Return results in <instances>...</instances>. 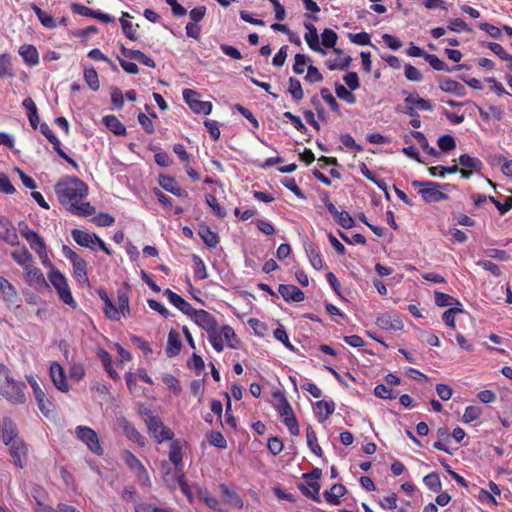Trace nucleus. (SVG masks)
<instances>
[{"mask_svg":"<svg viewBox=\"0 0 512 512\" xmlns=\"http://www.w3.org/2000/svg\"><path fill=\"white\" fill-rule=\"evenodd\" d=\"M59 201L66 209L79 216H90L95 213V208L89 202L80 201L87 195V185L77 177H67L55 186Z\"/></svg>","mask_w":512,"mask_h":512,"instance_id":"nucleus-1","label":"nucleus"},{"mask_svg":"<svg viewBox=\"0 0 512 512\" xmlns=\"http://www.w3.org/2000/svg\"><path fill=\"white\" fill-rule=\"evenodd\" d=\"M184 444L179 440L173 441L170 444L169 451V459L175 465V474L171 475L169 473V466L167 463L162 464L163 469V479L170 486L175 487L176 483L180 486L181 490L188 494V485L184 480V475L182 472V449Z\"/></svg>","mask_w":512,"mask_h":512,"instance_id":"nucleus-2","label":"nucleus"},{"mask_svg":"<svg viewBox=\"0 0 512 512\" xmlns=\"http://www.w3.org/2000/svg\"><path fill=\"white\" fill-rule=\"evenodd\" d=\"M24 382L16 381L7 366L0 363V395L15 404H23L26 401Z\"/></svg>","mask_w":512,"mask_h":512,"instance_id":"nucleus-3","label":"nucleus"},{"mask_svg":"<svg viewBox=\"0 0 512 512\" xmlns=\"http://www.w3.org/2000/svg\"><path fill=\"white\" fill-rule=\"evenodd\" d=\"M2 439L5 445L10 447V455L14 459V463L22 468V460L26 458L27 447L18 437L16 425L10 419L3 420Z\"/></svg>","mask_w":512,"mask_h":512,"instance_id":"nucleus-4","label":"nucleus"},{"mask_svg":"<svg viewBox=\"0 0 512 512\" xmlns=\"http://www.w3.org/2000/svg\"><path fill=\"white\" fill-rule=\"evenodd\" d=\"M411 184L415 188H419V194L427 203L439 202L448 199V195L440 190L448 185L442 186L437 182L419 180H414Z\"/></svg>","mask_w":512,"mask_h":512,"instance_id":"nucleus-5","label":"nucleus"},{"mask_svg":"<svg viewBox=\"0 0 512 512\" xmlns=\"http://www.w3.org/2000/svg\"><path fill=\"white\" fill-rule=\"evenodd\" d=\"M75 436L95 455L101 456L104 449L97 433L88 426L79 425L75 428Z\"/></svg>","mask_w":512,"mask_h":512,"instance_id":"nucleus-6","label":"nucleus"},{"mask_svg":"<svg viewBox=\"0 0 512 512\" xmlns=\"http://www.w3.org/2000/svg\"><path fill=\"white\" fill-rule=\"evenodd\" d=\"M49 280L57 290L61 300L67 305L75 306V301L72 297L67 281L58 270H53L50 272Z\"/></svg>","mask_w":512,"mask_h":512,"instance_id":"nucleus-7","label":"nucleus"},{"mask_svg":"<svg viewBox=\"0 0 512 512\" xmlns=\"http://www.w3.org/2000/svg\"><path fill=\"white\" fill-rule=\"evenodd\" d=\"M198 97L199 94L192 89H185L183 91V98L193 112L204 115L210 114L212 110L211 102L201 101Z\"/></svg>","mask_w":512,"mask_h":512,"instance_id":"nucleus-8","label":"nucleus"},{"mask_svg":"<svg viewBox=\"0 0 512 512\" xmlns=\"http://www.w3.org/2000/svg\"><path fill=\"white\" fill-rule=\"evenodd\" d=\"M149 432L158 441L171 440L173 432L164 426L163 422L156 416H149L146 420Z\"/></svg>","mask_w":512,"mask_h":512,"instance_id":"nucleus-9","label":"nucleus"},{"mask_svg":"<svg viewBox=\"0 0 512 512\" xmlns=\"http://www.w3.org/2000/svg\"><path fill=\"white\" fill-rule=\"evenodd\" d=\"M194 322L204 329L207 333L213 331L217 328V321L214 318L213 315H211L209 312L205 310H196L194 309L193 312L189 315Z\"/></svg>","mask_w":512,"mask_h":512,"instance_id":"nucleus-10","label":"nucleus"},{"mask_svg":"<svg viewBox=\"0 0 512 512\" xmlns=\"http://www.w3.org/2000/svg\"><path fill=\"white\" fill-rule=\"evenodd\" d=\"M50 377L54 386L61 392H68L69 385L66 379L64 369L57 362H54L50 366Z\"/></svg>","mask_w":512,"mask_h":512,"instance_id":"nucleus-11","label":"nucleus"},{"mask_svg":"<svg viewBox=\"0 0 512 512\" xmlns=\"http://www.w3.org/2000/svg\"><path fill=\"white\" fill-rule=\"evenodd\" d=\"M123 459L129 468L135 472L140 481L143 483L149 481L146 469L134 454L129 451H124Z\"/></svg>","mask_w":512,"mask_h":512,"instance_id":"nucleus-12","label":"nucleus"},{"mask_svg":"<svg viewBox=\"0 0 512 512\" xmlns=\"http://www.w3.org/2000/svg\"><path fill=\"white\" fill-rule=\"evenodd\" d=\"M21 233L41 258L47 256L44 240L36 232L28 229L27 225H25V228L21 229Z\"/></svg>","mask_w":512,"mask_h":512,"instance_id":"nucleus-13","label":"nucleus"},{"mask_svg":"<svg viewBox=\"0 0 512 512\" xmlns=\"http://www.w3.org/2000/svg\"><path fill=\"white\" fill-rule=\"evenodd\" d=\"M376 324L384 330L398 331L403 328V322L398 315L384 314L377 318Z\"/></svg>","mask_w":512,"mask_h":512,"instance_id":"nucleus-14","label":"nucleus"},{"mask_svg":"<svg viewBox=\"0 0 512 512\" xmlns=\"http://www.w3.org/2000/svg\"><path fill=\"white\" fill-rule=\"evenodd\" d=\"M0 238L12 246L18 244L15 228L2 216H0Z\"/></svg>","mask_w":512,"mask_h":512,"instance_id":"nucleus-15","label":"nucleus"},{"mask_svg":"<svg viewBox=\"0 0 512 512\" xmlns=\"http://www.w3.org/2000/svg\"><path fill=\"white\" fill-rule=\"evenodd\" d=\"M278 291L286 301L301 302L304 300V293L295 285H279Z\"/></svg>","mask_w":512,"mask_h":512,"instance_id":"nucleus-16","label":"nucleus"},{"mask_svg":"<svg viewBox=\"0 0 512 512\" xmlns=\"http://www.w3.org/2000/svg\"><path fill=\"white\" fill-rule=\"evenodd\" d=\"M119 426L123 429L124 434L137 444L144 446L145 438L131 425L125 418L118 420Z\"/></svg>","mask_w":512,"mask_h":512,"instance_id":"nucleus-17","label":"nucleus"},{"mask_svg":"<svg viewBox=\"0 0 512 512\" xmlns=\"http://www.w3.org/2000/svg\"><path fill=\"white\" fill-rule=\"evenodd\" d=\"M159 185L165 189L166 191L173 193L179 197H187L188 193L181 189L174 178L169 176H160L159 177Z\"/></svg>","mask_w":512,"mask_h":512,"instance_id":"nucleus-18","label":"nucleus"},{"mask_svg":"<svg viewBox=\"0 0 512 512\" xmlns=\"http://www.w3.org/2000/svg\"><path fill=\"white\" fill-rule=\"evenodd\" d=\"M165 294L167 295L169 301L182 313L189 316L193 312L194 308L178 294L174 293L170 289H167Z\"/></svg>","mask_w":512,"mask_h":512,"instance_id":"nucleus-19","label":"nucleus"},{"mask_svg":"<svg viewBox=\"0 0 512 512\" xmlns=\"http://www.w3.org/2000/svg\"><path fill=\"white\" fill-rule=\"evenodd\" d=\"M121 52H122V55L127 58H132V59L138 60L139 62H141L142 64H144L148 67H152V68L155 67L154 60L152 58L148 57L147 55H145L140 50H130L122 45Z\"/></svg>","mask_w":512,"mask_h":512,"instance_id":"nucleus-20","label":"nucleus"},{"mask_svg":"<svg viewBox=\"0 0 512 512\" xmlns=\"http://www.w3.org/2000/svg\"><path fill=\"white\" fill-rule=\"evenodd\" d=\"M182 347L180 336L175 330H171L168 334V342L166 348V354L168 357H174L179 354Z\"/></svg>","mask_w":512,"mask_h":512,"instance_id":"nucleus-21","label":"nucleus"},{"mask_svg":"<svg viewBox=\"0 0 512 512\" xmlns=\"http://www.w3.org/2000/svg\"><path fill=\"white\" fill-rule=\"evenodd\" d=\"M440 89L447 93H453L459 97H463L466 94L465 87L459 82L452 79H445L440 82Z\"/></svg>","mask_w":512,"mask_h":512,"instance_id":"nucleus-22","label":"nucleus"},{"mask_svg":"<svg viewBox=\"0 0 512 512\" xmlns=\"http://www.w3.org/2000/svg\"><path fill=\"white\" fill-rule=\"evenodd\" d=\"M346 493V488L342 484H334L330 490L324 492L325 500L332 504L338 505L340 503L339 498Z\"/></svg>","mask_w":512,"mask_h":512,"instance_id":"nucleus-23","label":"nucleus"},{"mask_svg":"<svg viewBox=\"0 0 512 512\" xmlns=\"http://www.w3.org/2000/svg\"><path fill=\"white\" fill-rule=\"evenodd\" d=\"M72 237L76 241L77 244L84 246V247H90L92 244L95 243L97 235L89 234L85 231L74 229L72 231Z\"/></svg>","mask_w":512,"mask_h":512,"instance_id":"nucleus-24","label":"nucleus"},{"mask_svg":"<svg viewBox=\"0 0 512 512\" xmlns=\"http://www.w3.org/2000/svg\"><path fill=\"white\" fill-rule=\"evenodd\" d=\"M273 397L277 400L275 407L282 418L289 416L290 413H294L286 397L280 391L275 392Z\"/></svg>","mask_w":512,"mask_h":512,"instance_id":"nucleus-25","label":"nucleus"},{"mask_svg":"<svg viewBox=\"0 0 512 512\" xmlns=\"http://www.w3.org/2000/svg\"><path fill=\"white\" fill-rule=\"evenodd\" d=\"M19 54L24 61L30 65H36L39 62L37 49L33 45H23L19 49Z\"/></svg>","mask_w":512,"mask_h":512,"instance_id":"nucleus-26","label":"nucleus"},{"mask_svg":"<svg viewBox=\"0 0 512 512\" xmlns=\"http://www.w3.org/2000/svg\"><path fill=\"white\" fill-rule=\"evenodd\" d=\"M106 127L116 135H125L126 128L114 115H108L103 118Z\"/></svg>","mask_w":512,"mask_h":512,"instance_id":"nucleus-27","label":"nucleus"},{"mask_svg":"<svg viewBox=\"0 0 512 512\" xmlns=\"http://www.w3.org/2000/svg\"><path fill=\"white\" fill-rule=\"evenodd\" d=\"M87 264L84 259L80 258L73 262L74 276L78 282L82 284H88L89 279L87 276Z\"/></svg>","mask_w":512,"mask_h":512,"instance_id":"nucleus-28","label":"nucleus"},{"mask_svg":"<svg viewBox=\"0 0 512 512\" xmlns=\"http://www.w3.org/2000/svg\"><path fill=\"white\" fill-rule=\"evenodd\" d=\"M203 242L209 247H215L218 244V236L207 225H201L198 231Z\"/></svg>","mask_w":512,"mask_h":512,"instance_id":"nucleus-29","label":"nucleus"},{"mask_svg":"<svg viewBox=\"0 0 512 512\" xmlns=\"http://www.w3.org/2000/svg\"><path fill=\"white\" fill-rule=\"evenodd\" d=\"M298 487L305 496L311 498L312 500H314L316 502H320V495H319L320 485H319V483L312 481V482H307V485L299 484Z\"/></svg>","mask_w":512,"mask_h":512,"instance_id":"nucleus-30","label":"nucleus"},{"mask_svg":"<svg viewBox=\"0 0 512 512\" xmlns=\"http://www.w3.org/2000/svg\"><path fill=\"white\" fill-rule=\"evenodd\" d=\"M405 105L412 104L415 108L420 110L431 111L433 109L429 100L420 98L418 95L410 94L404 99Z\"/></svg>","mask_w":512,"mask_h":512,"instance_id":"nucleus-31","label":"nucleus"},{"mask_svg":"<svg viewBox=\"0 0 512 512\" xmlns=\"http://www.w3.org/2000/svg\"><path fill=\"white\" fill-rule=\"evenodd\" d=\"M219 488L225 502L237 508L243 506L240 497L235 492L230 491L226 485L222 484Z\"/></svg>","mask_w":512,"mask_h":512,"instance_id":"nucleus-32","label":"nucleus"},{"mask_svg":"<svg viewBox=\"0 0 512 512\" xmlns=\"http://www.w3.org/2000/svg\"><path fill=\"white\" fill-rule=\"evenodd\" d=\"M351 61L350 56H338L335 60H328L326 65L330 70H345L350 66Z\"/></svg>","mask_w":512,"mask_h":512,"instance_id":"nucleus-33","label":"nucleus"},{"mask_svg":"<svg viewBox=\"0 0 512 512\" xmlns=\"http://www.w3.org/2000/svg\"><path fill=\"white\" fill-rule=\"evenodd\" d=\"M12 258L25 269H29V264L32 260V255L25 248L12 252Z\"/></svg>","mask_w":512,"mask_h":512,"instance_id":"nucleus-34","label":"nucleus"},{"mask_svg":"<svg viewBox=\"0 0 512 512\" xmlns=\"http://www.w3.org/2000/svg\"><path fill=\"white\" fill-rule=\"evenodd\" d=\"M411 134L417 140L418 144L424 151H426L431 156H438V152L433 147L429 146L428 140L422 132L413 131Z\"/></svg>","mask_w":512,"mask_h":512,"instance_id":"nucleus-35","label":"nucleus"},{"mask_svg":"<svg viewBox=\"0 0 512 512\" xmlns=\"http://www.w3.org/2000/svg\"><path fill=\"white\" fill-rule=\"evenodd\" d=\"M289 93L292 95L295 101H300L304 97V92L301 86V83L298 79L290 77L289 78Z\"/></svg>","mask_w":512,"mask_h":512,"instance_id":"nucleus-36","label":"nucleus"},{"mask_svg":"<svg viewBox=\"0 0 512 512\" xmlns=\"http://www.w3.org/2000/svg\"><path fill=\"white\" fill-rule=\"evenodd\" d=\"M306 438H307V444H308L309 448L311 449V451L315 455L321 456L322 449L318 444L316 433L314 432V430L311 427H308L306 430Z\"/></svg>","mask_w":512,"mask_h":512,"instance_id":"nucleus-37","label":"nucleus"},{"mask_svg":"<svg viewBox=\"0 0 512 512\" xmlns=\"http://www.w3.org/2000/svg\"><path fill=\"white\" fill-rule=\"evenodd\" d=\"M424 58L430 64V66L437 71H452V69L449 68L447 64L444 61L440 60L436 55L425 54Z\"/></svg>","mask_w":512,"mask_h":512,"instance_id":"nucleus-38","label":"nucleus"},{"mask_svg":"<svg viewBox=\"0 0 512 512\" xmlns=\"http://www.w3.org/2000/svg\"><path fill=\"white\" fill-rule=\"evenodd\" d=\"M424 484L433 492H439L442 484L437 473H430L423 478Z\"/></svg>","mask_w":512,"mask_h":512,"instance_id":"nucleus-39","label":"nucleus"},{"mask_svg":"<svg viewBox=\"0 0 512 512\" xmlns=\"http://www.w3.org/2000/svg\"><path fill=\"white\" fill-rule=\"evenodd\" d=\"M208 339H209L211 345L213 346V348L217 352L223 351L224 345H223V336H222L221 331H218V329L216 328L213 331L209 332Z\"/></svg>","mask_w":512,"mask_h":512,"instance_id":"nucleus-40","label":"nucleus"},{"mask_svg":"<svg viewBox=\"0 0 512 512\" xmlns=\"http://www.w3.org/2000/svg\"><path fill=\"white\" fill-rule=\"evenodd\" d=\"M84 78L92 90L97 91L99 89L98 74L94 68L85 69Z\"/></svg>","mask_w":512,"mask_h":512,"instance_id":"nucleus-41","label":"nucleus"},{"mask_svg":"<svg viewBox=\"0 0 512 512\" xmlns=\"http://www.w3.org/2000/svg\"><path fill=\"white\" fill-rule=\"evenodd\" d=\"M459 164L466 168H471L479 171L481 169L482 163L479 159L471 157L467 154H463L459 157Z\"/></svg>","mask_w":512,"mask_h":512,"instance_id":"nucleus-42","label":"nucleus"},{"mask_svg":"<svg viewBox=\"0 0 512 512\" xmlns=\"http://www.w3.org/2000/svg\"><path fill=\"white\" fill-rule=\"evenodd\" d=\"M435 303L440 307L460 304L458 300L443 292H435Z\"/></svg>","mask_w":512,"mask_h":512,"instance_id":"nucleus-43","label":"nucleus"},{"mask_svg":"<svg viewBox=\"0 0 512 512\" xmlns=\"http://www.w3.org/2000/svg\"><path fill=\"white\" fill-rule=\"evenodd\" d=\"M305 28L308 30V32L305 34L304 38L308 46L310 48L316 46V44L319 42V37L315 26L310 23H305Z\"/></svg>","mask_w":512,"mask_h":512,"instance_id":"nucleus-44","label":"nucleus"},{"mask_svg":"<svg viewBox=\"0 0 512 512\" xmlns=\"http://www.w3.org/2000/svg\"><path fill=\"white\" fill-rule=\"evenodd\" d=\"M223 338L226 340L227 345L231 348H236L237 337L232 327L225 325L221 328Z\"/></svg>","mask_w":512,"mask_h":512,"instance_id":"nucleus-45","label":"nucleus"},{"mask_svg":"<svg viewBox=\"0 0 512 512\" xmlns=\"http://www.w3.org/2000/svg\"><path fill=\"white\" fill-rule=\"evenodd\" d=\"M374 395L381 399H396L398 394L394 393L392 389L387 388L383 384H379L374 388Z\"/></svg>","mask_w":512,"mask_h":512,"instance_id":"nucleus-46","label":"nucleus"},{"mask_svg":"<svg viewBox=\"0 0 512 512\" xmlns=\"http://www.w3.org/2000/svg\"><path fill=\"white\" fill-rule=\"evenodd\" d=\"M206 203L219 218H224L227 215L226 210L218 204L214 195L208 194L206 196Z\"/></svg>","mask_w":512,"mask_h":512,"instance_id":"nucleus-47","label":"nucleus"},{"mask_svg":"<svg viewBox=\"0 0 512 512\" xmlns=\"http://www.w3.org/2000/svg\"><path fill=\"white\" fill-rule=\"evenodd\" d=\"M118 311L119 315L126 317L130 313L129 298L126 293L119 291L118 293Z\"/></svg>","mask_w":512,"mask_h":512,"instance_id":"nucleus-48","label":"nucleus"},{"mask_svg":"<svg viewBox=\"0 0 512 512\" xmlns=\"http://www.w3.org/2000/svg\"><path fill=\"white\" fill-rule=\"evenodd\" d=\"M335 92L340 99L346 101L347 103L353 104L356 101L355 96L342 84H335Z\"/></svg>","mask_w":512,"mask_h":512,"instance_id":"nucleus-49","label":"nucleus"},{"mask_svg":"<svg viewBox=\"0 0 512 512\" xmlns=\"http://www.w3.org/2000/svg\"><path fill=\"white\" fill-rule=\"evenodd\" d=\"M38 407L41 412L47 415L50 412L51 402L47 399L46 394L43 390L35 394Z\"/></svg>","mask_w":512,"mask_h":512,"instance_id":"nucleus-50","label":"nucleus"},{"mask_svg":"<svg viewBox=\"0 0 512 512\" xmlns=\"http://www.w3.org/2000/svg\"><path fill=\"white\" fill-rule=\"evenodd\" d=\"M321 38H322V44L325 47L332 48L335 46L338 36L333 30L326 28L322 32Z\"/></svg>","mask_w":512,"mask_h":512,"instance_id":"nucleus-51","label":"nucleus"},{"mask_svg":"<svg viewBox=\"0 0 512 512\" xmlns=\"http://www.w3.org/2000/svg\"><path fill=\"white\" fill-rule=\"evenodd\" d=\"M192 260H193V263L195 266V269H194L195 277L200 280L207 278L206 267H205L204 262L201 260V258L197 255H194Z\"/></svg>","mask_w":512,"mask_h":512,"instance_id":"nucleus-52","label":"nucleus"},{"mask_svg":"<svg viewBox=\"0 0 512 512\" xmlns=\"http://www.w3.org/2000/svg\"><path fill=\"white\" fill-rule=\"evenodd\" d=\"M12 75L13 73L9 56L6 54L0 55V78Z\"/></svg>","mask_w":512,"mask_h":512,"instance_id":"nucleus-53","label":"nucleus"},{"mask_svg":"<svg viewBox=\"0 0 512 512\" xmlns=\"http://www.w3.org/2000/svg\"><path fill=\"white\" fill-rule=\"evenodd\" d=\"M438 146L442 151L448 152L455 149L456 143L451 135H443L438 139Z\"/></svg>","mask_w":512,"mask_h":512,"instance_id":"nucleus-54","label":"nucleus"},{"mask_svg":"<svg viewBox=\"0 0 512 512\" xmlns=\"http://www.w3.org/2000/svg\"><path fill=\"white\" fill-rule=\"evenodd\" d=\"M316 408L321 413L323 410L325 411V415L322 417V421L326 420L329 415H331L334 412L335 404L333 401L327 402V401H318L316 402Z\"/></svg>","mask_w":512,"mask_h":512,"instance_id":"nucleus-55","label":"nucleus"},{"mask_svg":"<svg viewBox=\"0 0 512 512\" xmlns=\"http://www.w3.org/2000/svg\"><path fill=\"white\" fill-rule=\"evenodd\" d=\"M462 312V309L460 308H450L448 310H446L444 313H443V321L445 322V324L451 328H455V315L458 314V313H461Z\"/></svg>","mask_w":512,"mask_h":512,"instance_id":"nucleus-56","label":"nucleus"},{"mask_svg":"<svg viewBox=\"0 0 512 512\" xmlns=\"http://www.w3.org/2000/svg\"><path fill=\"white\" fill-rule=\"evenodd\" d=\"M481 414V409L477 406H468L463 414V421L470 423L476 420Z\"/></svg>","mask_w":512,"mask_h":512,"instance_id":"nucleus-57","label":"nucleus"},{"mask_svg":"<svg viewBox=\"0 0 512 512\" xmlns=\"http://www.w3.org/2000/svg\"><path fill=\"white\" fill-rule=\"evenodd\" d=\"M200 498L210 509L214 511H221L220 502L215 497L209 495L207 492H201Z\"/></svg>","mask_w":512,"mask_h":512,"instance_id":"nucleus-58","label":"nucleus"},{"mask_svg":"<svg viewBox=\"0 0 512 512\" xmlns=\"http://www.w3.org/2000/svg\"><path fill=\"white\" fill-rule=\"evenodd\" d=\"M320 94L333 111L339 112V104L337 103L333 95L330 93L328 88H322Z\"/></svg>","mask_w":512,"mask_h":512,"instance_id":"nucleus-59","label":"nucleus"},{"mask_svg":"<svg viewBox=\"0 0 512 512\" xmlns=\"http://www.w3.org/2000/svg\"><path fill=\"white\" fill-rule=\"evenodd\" d=\"M283 421L292 435H299V426L294 413H290L289 416L283 417Z\"/></svg>","mask_w":512,"mask_h":512,"instance_id":"nucleus-60","label":"nucleus"},{"mask_svg":"<svg viewBox=\"0 0 512 512\" xmlns=\"http://www.w3.org/2000/svg\"><path fill=\"white\" fill-rule=\"evenodd\" d=\"M274 337L280 342H282L285 345V347H287L289 350L295 351V347L290 343L288 335L284 328H277L274 331Z\"/></svg>","mask_w":512,"mask_h":512,"instance_id":"nucleus-61","label":"nucleus"},{"mask_svg":"<svg viewBox=\"0 0 512 512\" xmlns=\"http://www.w3.org/2000/svg\"><path fill=\"white\" fill-rule=\"evenodd\" d=\"M338 224L345 229H350L354 226V220L348 212L342 211L336 217Z\"/></svg>","mask_w":512,"mask_h":512,"instance_id":"nucleus-62","label":"nucleus"},{"mask_svg":"<svg viewBox=\"0 0 512 512\" xmlns=\"http://www.w3.org/2000/svg\"><path fill=\"white\" fill-rule=\"evenodd\" d=\"M209 443L218 448H226L227 442L220 432H212L209 436Z\"/></svg>","mask_w":512,"mask_h":512,"instance_id":"nucleus-63","label":"nucleus"},{"mask_svg":"<svg viewBox=\"0 0 512 512\" xmlns=\"http://www.w3.org/2000/svg\"><path fill=\"white\" fill-rule=\"evenodd\" d=\"M436 392L443 401L449 400L453 395L452 388L446 384H437Z\"/></svg>","mask_w":512,"mask_h":512,"instance_id":"nucleus-64","label":"nucleus"}]
</instances>
